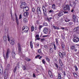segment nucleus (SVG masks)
Masks as SVG:
<instances>
[{
  "mask_svg": "<svg viewBox=\"0 0 79 79\" xmlns=\"http://www.w3.org/2000/svg\"><path fill=\"white\" fill-rule=\"evenodd\" d=\"M27 6V4L25 2H22L20 6V8L22 9H23V11L24 12V9L25 7Z\"/></svg>",
  "mask_w": 79,
  "mask_h": 79,
  "instance_id": "f257e3e1",
  "label": "nucleus"
},
{
  "mask_svg": "<svg viewBox=\"0 0 79 79\" xmlns=\"http://www.w3.org/2000/svg\"><path fill=\"white\" fill-rule=\"evenodd\" d=\"M73 40V42H78L79 41V38L77 37L75 35Z\"/></svg>",
  "mask_w": 79,
  "mask_h": 79,
  "instance_id": "f03ea898",
  "label": "nucleus"
},
{
  "mask_svg": "<svg viewBox=\"0 0 79 79\" xmlns=\"http://www.w3.org/2000/svg\"><path fill=\"white\" fill-rule=\"evenodd\" d=\"M23 31H24V32H27L29 31V28L26 26H24L23 28Z\"/></svg>",
  "mask_w": 79,
  "mask_h": 79,
  "instance_id": "7ed1b4c3",
  "label": "nucleus"
},
{
  "mask_svg": "<svg viewBox=\"0 0 79 79\" xmlns=\"http://www.w3.org/2000/svg\"><path fill=\"white\" fill-rule=\"evenodd\" d=\"M64 10H68V11H69L70 10V7L69 5H67L65 6L63 8Z\"/></svg>",
  "mask_w": 79,
  "mask_h": 79,
  "instance_id": "20e7f679",
  "label": "nucleus"
},
{
  "mask_svg": "<svg viewBox=\"0 0 79 79\" xmlns=\"http://www.w3.org/2000/svg\"><path fill=\"white\" fill-rule=\"evenodd\" d=\"M18 53H20L21 52V45L20 44H18Z\"/></svg>",
  "mask_w": 79,
  "mask_h": 79,
  "instance_id": "39448f33",
  "label": "nucleus"
},
{
  "mask_svg": "<svg viewBox=\"0 0 79 79\" xmlns=\"http://www.w3.org/2000/svg\"><path fill=\"white\" fill-rule=\"evenodd\" d=\"M10 49H8L7 51V52L6 53V58L7 59L9 57V54H10Z\"/></svg>",
  "mask_w": 79,
  "mask_h": 79,
  "instance_id": "423d86ee",
  "label": "nucleus"
},
{
  "mask_svg": "<svg viewBox=\"0 0 79 79\" xmlns=\"http://www.w3.org/2000/svg\"><path fill=\"white\" fill-rule=\"evenodd\" d=\"M43 32L45 34H48V30L47 28H45L43 30Z\"/></svg>",
  "mask_w": 79,
  "mask_h": 79,
  "instance_id": "0eeeda50",
  "label": "nucleus"
},
{
  "mask_svg": "<svg viewBox=\"0 0 79 79\" xmlns=\"http://www.w3.org/2000/svg\"><path fill=\"white\" fill-rule=\"evenodd\" d=\"M15 16L16 18V20L17 22V24L18 25L19 24V21L18 20V17L17 16V15H16V13L15 14Z\"/></svg>",
  "mask_w": 79,
  "mask_h": 79,
  "instance_id": "6e6552de",
  "label": "nucleus"
},
{
  "mask_svg": "<svg viewBox=\"0 0 79 79\" xmlns=\"http://www.w3.org/2000/svg\"><path fill=\"white\" fill-rule=\"evenodd\" d=\"M12 56L13 58H15V55H16L15 52H11Z\"/></svg>",
  "mask_w": 79,
  "mask_h": 79,
  "instance_id": "1a4fd4ad",
  "label": "nucleus"
},
{
  "mask_svg": "<svg viewBox=\"0 0 79 79\" xmlns=\"http://www.w3.org/2000/svg\"><path fill=\"white\" fill-rule=\"evenodd\" d=\"M58 15L59 16H63V11H60L59 13L58 14Z\"/></svg>",
  "mask_w": 79,
  "mask_h": 79,
  "instance_id": "9d476101",
  "label": "nucleus"
},
{
  "mask_svg": "<svg viewBox=\"0 0 79 79\" xmlns=\"http://www.w3.org/2000/svg\"><path fill=\"white\" fill-rule=\"evenodd\" d=\"M73 21H74V22H75L76 20H77V19L76 18V17L75 15H73Z\"/></svg>",
  "mask_w": 79,
  "mask_h": 79,
  "instance_id": "9b49d317",
  "label": "nucleus"
},
{
  "mask_svg": "<svg viewBox=\"0 0 79 79\" xmlns=\"http://www.w3.org/2000/svg\"><path fill=\"white\" fill-rule=\"evenodd\" d=\"M4 76L5 79H7V77H8V76H7V73H6V74L5 72H4Z\"/></svg>",
  "mask_w": 79,
  "mask_h": 79,
  "instance_id": "f8f14e48",
  "label": "nucleus"
},
{
  "mask_svg": "<svg viewBox=\"0 0 79 79\" xmlns=\"http://www.w3.org/2000/svg\"><path fill=\"white\" fill-rule=\"evenodd\" d=\"M10 44L11 45H14V44H15V40H10Z\"/></svg>",
  "mask_w": 79,
  "mask_h": 79,
  "instance_id": "ddd939ff",
  "label": "nucleus"
},
{
  "mask_svg": "<svg viewBox=\"0 0 79 79\" xmlns=\"http://www.w3.org/2000/svg\"><path fill=\"white\" fill-rule=\"evenodd\" d=\"M3 68L2 67H0V73L1 74H3Z\"/></svg>",
  "mask_w": 79,
  "mask_h": 79,
  "instance_id": "4468645a",
  "label": "nucleus"
},
{
  "mask_svg": "<svg viewBox=\"0 0 79 79\" xmlns=\"http://www.w3.org/2000/svg\"><path fill=\"white\" fill-rule=\"evenodd\" d=\"M59 63L61 66H62L63 65V62L61 61V59L59 60Z\"/></svg>",
  "mask_w": 79,
  "mask_h": 79,
  "instance_id": "2eb2a0df",
  "label": "nucleus"
},
{
  "mask_svg": "<svg viewBox=\"0 0 79 79\" xmlns=\"http://www.w3.org/2000/svg\"><path fill=\"white\" fill-rule=\"evenodd\" d=\"M3 39L5 42L7 41V37L6 36H5L3 37Z\"/></svg>",
  "mask_w": 79,
  "mask_h": 79,
  "instance_id": "dca6fc26",
  "label": "nucleus"
},
{
  "mask_svg": "<svg viewBox=\"0 0 79 79\" xmlns=\"http://www.w3.org/2000/svg\"><path fill=\"white\" fill-rule=\"evenodd\" d=\"M29 15V13L28 12H26L24 13L23 15L24 16H26V17H27V15Z\"/></svg>",
  "mask_w": 79,
  "mask_h": 79,
  "instance_id": "f3484780",
  "label": "nucleus"
},
{
  "mask_svg": "<svg viewBox=\"0 0 79 79\" xmlns=\"http://www.w3.org/2000/svg\"><path fill=\"white\" fill-rule=\"evenodd\" d=\"M58 79H61V75L60 73H58Z\"/></svg>",
  "mask_w": 79,
  "mask_h": 79,
  "instance_id": "a211bd4d",
  "label": "nucleus"
},
{
  "mask_svg": "<svg viewBox=\"0 0 79 79\" xmlns=\"http://www.w3.org/2000/svg\"><path fill=\"white\" fill-rule=\"evenodd\" d=\"M52 27H53V28H54V29H59V28L58 27H55L53 25Z\"/></svg>",
  "mask_w": 79,
  "mask_h": 79,
  "instance_id": "6ab92c4d",
  "label": "nucleus"
},
{
  "mask_svg": "<svg viewBox=\"0 0 79 79\" xmlns=\"http://www.w3.org/2000/svg\"><path fill=\"white\" fill-rule=\"evenodd\" d=\"M17 69V66H15V68L14 69L13 71L14 73H16V70Z\"/></svg>",
  "mask_w": 79,
  "mask_h": 79,
  "instance_id": "aec40b11",
  "label": "nucleus"
},
{
  "mask_svg": "<svg viewBox=\"0 0 79 79\" xmlns=\"http://www.w3.org/2000/svg\"><path fill=\"white\" fill-rule=\"evenodd\" d=\"M30 45L31 48H33V45L32 44V42H30Z\"/></svg>",
  "mask_w": 79,
  "mask_h": 79,
  "instance_id": "412c9836",
  "label": "nucleus"
},
{
  "mask_svg": "<svg viewBox=\"0 0 79 79\" xmlns=\"http://www.w3.org/2000/svg\"><path fill=\"white\" fill-rule=\"evenodd\" d=\"M59 55L60 58H63V55L62 54V53L61 52H60L59 53Z\"/></svg>",
  "mask_w": 79,
  "mask_h": 79,
  "instance_id": "4be33fe9",
  "label": "nucleus"
},
{
  "mask_svg": "<svg viewBox=\"0 0 79 79\" xmlns=\"http://www.w3.org/2000/svg\"><path fill=\"white\" fill-rule=\"evenodd\" d=\"M23 21L24 23H27V19L25 18L23 19Z\"/></svg>",
  "mask_w": 79,
  "mask_h": 79,
  "instance_id": "5701e85b",
  "label": "nucleus"
},
{
  "mask_svg": "<svg viewBox=\"0 0 79 79\" xmlns=\"http://www.w3.org/2000/svg\"><path fill=\"white\" fill-rule=\"evenodd\" d=\"M24 10H26V11H28V10H29V7H28L26 6Z\"/></svg>",
  "mask_w": 79,
  "mask_h": 79,
  "instance_id": "b1692460",
  "label": "nucleus"
},
{
  "mask_svg": "<svg viewBox=\"0 0 79 79\" xmlns=\"http://www.w3.org/2000/svg\"><path fill=\"white\" fill-rule=\"evenodd\" d=\"M55 7L56 6L55 4H54L52 5V8H53V9H54V10H55Z\"/></svg>",
  "mask_w": 79,
  "mask_h": 79,
  "instance_id": "393cba45",
  "label": "nucleus"
},
{
  "mask_svg": "<svg viewBox=\"0 0 79 79\" xmlns=\"http://www.w3.org/2000/svg\"><path fill=\"white\" fill-rule=\"evenodd\" d=\"M48 74L49 76H50V75H51V74H52V72L49 70H48Z\"/></svg>",
  "mask_w": 79,
  "mask_h": 79,
  "instance_id": "a878e982",
  "label": "nucleus"
},
{
  "mask_svg": "<svg viewBox=\"0 0 79 79\" xmlns=\"http://www.w3.org/2000/svg\"><path fill=\"white\" fill-rule=\"evenodd\" d=\"M73 74L74 76L75 77H77V74L75 73H73Z\"/></svg>",
  "mask_w": 79,
  "mask_h": 79,
  "instance_id": "bb28decb",
  "label": "nucleus"
},
{
  "mask_svg": "<svg viewBox=\"0 0 79 79\" xmlns=\"http://www.w3.org/2000/svg\"><path fill=\"white\" fill-rule=\"evenodd\" d=\"M43 11L44 16H47V10H45V11Z\"/></svg>",
  "mask_w": 79,
  "mask_h": 79,
  "instance_id": "cd10ccee",
  "label": "nucleus"
},
{
  "mask_svg": "<svg viewBox=\"0 0 79 79\" xmlns=\"http://www.w3.org/2000/svg\"><path fill=\"white\" fill-rule=\"evenodd\" d=\"M71 50H74V49H75V46H72L71 47Z\"/></svg>",
  "mask_w": 79,
  "mask_h": 79,
  "instance_id": "c85d7f7f",
  "label": "nucleus"
},
{
  "mask_svg": "<svg viewBox=\"0 0 79 79\" xmlns=\"http://www.w3.org/2000/svg\"><path fill=\"white\" fill-rule=\"evenodd\" d=\"M22 69H23L24 71L25 70H26V66H23L22 67Z\"/></svg>",
  "mask_w": 79,
  "mask_h": 79,
  "instance_id": "c756f323",
  "label": "nucleus"
},
{
  "mask_svg": "<svg viewBox=\"0 0 79 79\" xmlns=\"http://www.w3.org/2000/svg\"><path fill=\"white\" fill-rule=\"evenodd\" d=\"M42 8L43 9V11H45V10H46V9L45 8V6H43Z\"/></svg>",
  "mask_w": 79,
  "mask_h": 79,
  "instance_id": "7c9ffc66",
  "label": "nucleus"
},
{
  "mask_svg": "<svg viewBox=\"0 0 79 79\" xmlns=\"http://www.w3.org/2000/svg\"><path fill=\"white\" fill-rule=\"evenodd\" d=\"M74 67L75 68V70L76 71H77V70H78V68H77V66H76V65H75L74 66Z\"/></svg>",
  "mask_w": 79,
  "mask_h": 79,
  "instance_id": "2f4dec72",
  "label": "nucleus"
},
{
  "mask_svg": "<svg viewBox=\"0 0 79 79\" xmlns=\"http://www.w3.org/2000/svg\"><path fill=\"white\" fill-rule=\"evenodd\" d=\"M38 14H41V11L40 10H37Z\"/></svg>",
  "mask_w": 79,
  "mask_h": 79,
  "instance_id": "473e14b6",
  "label": "nucleus"
},
{
  "mask_svg": "<svg viewBox=\"0 0 79 79\" xmlns=\"http://www.w3.org/2000/svg\"><path fill=\"white\" fill-rule=\"evenodd\" d=\"M34 26H31V31L32 32V31H34Z\"/></svg>",
  "mask_w": 79,
  "mask_h": 79,
  "instance_id": "72a5a7b5",
  "label": "nucleus"
},
{
  "mask_svg": "<svg viewBox=\"0 0 79 79\" xmlns=\"http://www.w3.org/2000/svg\"><path fill=\"white\" fill-rule=\"evenodd\" d=\"M74 29L76 30V31H77V30H79V27H77L75 28Z\"/></svg>",
  "mask_w": 79,
  "mask_h": 79,
  "instance_id": "f704fd0d",
  "label": "nucleus"
},
{
  "mask_svg": "<svg viewBox=\"0 0 79 79\" xmlns=\"http://www.w3.org/2000/svg\"><path fill=\"white\" fill-rule=\"evenodd\" d=\"M50 52L51 53H52L53 52V50L52 48H51L50 49Z\"/></svg>",
  "mask_w": 79,
  "mask_h": 79,
  "instance_id": "c9c22d12",
  "label": "nucleus"
},
{
  "mask_svg": "<svg viewBox=\"0 0 79 79\" xmlns=\"http://www.w3.org/2000/svg\"><path fill=\"white\" fill-rule=\"evenodd\" d=\"M43 26L42 25H40L39 26V29L40 30V29H41V28H42V27Z\"/></svg>",
  "mask_w": 79,
  "mask_h": 79,
  "instance_id": "e433bc0d",
  "label": "nucleus"
},
{
  "mask_svg": "<svg viewBox=\"0 0 79 79\" xmlns=\"http://www.w3.org/2000/svg\"><path fill=\"white\" fill-rule=\"evenodd\" d=\"M53 45H54V50H56V46H55V44H54Z\"/></svg>",
  "mask_w": 79,
  "mask_h": 79,
  "instance_id": "4c0bfd02",
  "label": "nucleus"
},
{
  "mask_svg": "<svg viewBox=\"0 0 79 79\" xmlns=\"http://www.w3.org/2000/svg\"><path fill=\"white\" fill-rule=\"evenodd\" d=\"M49 12L51 13H54V11H53V10H50L49 11Z\"/></svg>",
  "mask_w": 79,
  "mask_h": 79,
  "instance_id": "58836bf2",
  "label": "nucleus"
},
{
  "mask_svg": "<svg viewBox=\"0 0 79 79\" xmlns=\"http://www.w3.org/2000/svg\"><path fill=\"white\" fill-rule=\"evenodd\" d=\"M42 63L43 64H45V61L44 60V59H43L42 61Z\"/></svg>",
  "mask_w": 79,
  "mask_h": 79,
  "instance_id": "ea45409f",
  "label": "nucleus"
},
{
  "mask_svg": "<svg viewBox=\"0 0 79 79\" xmlns=\"http://www.w3.org/2000/svg\"><path fill=\"white\" fill-rule=\"evenodd\" d=\"M47 20L48 22H50L51 21V20H50L48 18H47Z\"/></svg>",
  "mask_w": 79,
  "mask_h": 79,
  "instance_id": "a19ab883",
  "label": "nucleus"
},
{
  "mask_svg": "<svg viewBox=\"0 0 79 79\" xmlns=\"http://www.w3.org/2000/svg\"><path fill=\"white\" fill-rule=\"evenodd\" d=\"M38 53H41V49H38Z\"/></svg>",
  "mask_w": 79,
  "mask_h": 79,
  "instance_id": "79ce46f5",
  "label": "nucleus"
},
{
  "mask_svg": "<svg viewBox=\"0 0 79 79\" xmlns=\"http://www.w3.org/2000/svg\"><path fill=\"white\" fill-rule=\"evenodd\" d=\"M73 23L72 22H70L69 23V26H71V25H72L73 24Z\"/></svg>",
  "mask_w": 79,
  "mask_h": 79,
  "instance_id": "37998d69",
  "label": "nucleus"
},
{
  "mask_svg": "<svg viewBox=\"0 0 79 79\" xmlns=\"http://www.w3.org/2000/svg\"><path fill=\"white\" fill-rule=\"evenodd\" d=\"M62 54V56H63V57L66 55V54L65 53V52H63Z\"/></svg>",
  "mask_w": 79,
  "mask_h": 79,
  "instance_id": "c03bdc74",
  "label": "nucleus"
},
{
  "mask_svg": "<svg viewBox=\"0 0 79 79\" xmlns=\"http://www.w3.org/2000/svg\"><path fill=\"white\" fill-rule=\"evenodd\" d=\"M7 39H8V41H10V38L9 37V35H7Z\"/></svg>",
  "mask_w": 79,
  "mask_h": 79,
  "instance_id": "a18cd8bd",
  "label": "nucleus"
},
{
  "mask_svg": "<svg viewBox=\"0 0 79 79\" xmlns=\"http://www.w3.org/2000/svg\"><path fill=\"white\" fill-rule=\"evenodd\" d=\"M39 37V35H36L35 38H38Z\"/></svg>",
  "mask_w": 79,
  "mask_h": 79,
  "instance_id": "49530a36",
  "label": "nucleus"
},
{
  "mask_svg": "<svg viewBox=\"0 0 79 79\" xmlns=\"http://www.w3.org/2000/svg\"><path fill=\"white\" fill-rule=\"evenodd\" d=\"M21 18H22L21 16V14H20L19 16V19H21Z\"/></svg>",
  "mask_w": 79,
  "mask_h": 79,
  "instance_id": "de8ad7c7",
  "label": "nucleus"
},
{
  "mask_svg": "<svg viewBox=\"0 0 79 79\" xmlns=\"http://www.w3.org/2000/svg\"><path fill=\"white\" fill-rule=\"evenodd\" d=\"M55 40H56V43H58V40L56 38L55 39Z\"/></svg>",
  "mask_w": 79,
  "mask_h": 79,
  "instance_id": "09e8293b",
  "label": "nucleus"
},
{
  "mask_svg": "<svg viewBox=\"0 0 79 79\" xmlns=\"http://www.w3.org/2000/svg\"><path fill=\"white\" fill-rule=\"evenodd\" d=\"M11 20L12 21H15V20H14V18H13V17H11Z\"/></svg>",
  "mask_w": 79,
  "mask_h": 79,
  "instance_id": "8fccbe9b",
  "label": "nucleus"
},
{
  "mask_svg": "<svg viewBox=\"0 0 79 79\" xmlns=\"http://www.w3.org/2000/svg\"><path fill=\"white\" fill-rule=\"evenodd\" d=\"M35 10V9L34 8H32V11L33 12H34V10Z\"/></svg>",
  "mask_w": 79,
  "mask_h": 79,
  "instance_id": "3c124183",
  "label": "nucleus"
},
{
  "mask_svg": "<svg viewBox=\"0 0 79 79\" xmlns=\"http://www.w3.org/2000/svg\"><path fill=\"white\" fill-rule=\"evenodd\" d=\"M62 48H64V44H62L61 45Z\"/></svg>",
  "mask_w": 79,
  "mask_h": 79,
  "instance_id": "603ef678",
  "label": "nucleus"
},
{
  "mask_svg": "<svg viewBox=\"0 0 79 79\" xmlns=\"http://www.w3.org/2000/svg\"><path fill=\"white\" fill-rule=\"evenodd\" d=\"M55 66H56L57 68H58V65H57L56 64H55Z\"/></svg>",
  "mask_w": 79,
  "mask_h": 79,
  "instance_id": "864d4df0",
  "label": "nucleus"
},
{
  "mask_svg": "<svg viewBox=\"0 0 79 79\" xmlns=\"http://www.w3.org/2000/svg\"><path fill=\"white\" fill-rule=\"evenodd\" d=\"M3 56L5 59H6V56H5V54H3Z\"/></svg>",
  "mask_w": 79,
  "mask_h": 79,
  "instance_id": "5fc2aeb1",
  "label": "nucleus"
},
{
  "mask_svg": "<svg viewBox=\"0 0 79 79\" xmlns=\"http://www.w3.org/2000/svg\"><path fill=\"white\" fill-rule=\"evenodd\" d=\"M49 76H50V77H51V78H53V75H52V74L51 75H50Z\"/></svg>",
  "mask_w": 79,
  "mask_h": 79,
  "instance_id": "6e6d98bb",
  "label": "nucleus"
},
{
  "mask_svg": "<svg viewBox=\"0 0 79 79\" xmlns=\"http://www.w3.org/2000/svg\"><path fill=\"white\" fill-rule=\"evenodd\" d=\"M46 60H47V61H50V60L48 58H46Z\"/></svg>",
  "mask_w": 79,
  "mask_h": 79,
  "instance_id": "4d7b16f0",
  "label": "nucleus"
},
{
  "mask_svg": "<svg viewBox=\"0 0 79 79\" xmlns=\"http://www.w3.org/2000/svg\"><path fill=\"white\" fill-rule=\"evenodd\" d=\"M64 13H68V11H64Z\"/></svg>",
  "mask_w": 79,
  "mask_h": 79,
  "instance_id": "13d9d810",
  "label": "nucleus"
},
{
  "mask_svg": "<svg viewBox=\"0 0 79 79\" xmlns=\"http://www.w3.org/2000/svg\"><path fill=\"white\" fill-rule=\"evenodd\" d=\"M40 38H37L36 39H35V40L36 41V40H40Z\"/></svg>",
  "mask_w": 79,
  "mask_h": 79,
  "instance_id": "bf43d9fd",
  "label": "nucleus"
},
{
  "mask_svg": "<svg viewBox=\"0 0 79 79\" xmlns=\"http://www.w3.org/2000/svg\"><path fill=\"white\" fill-rule=\"evenodd\" d=\"M41 41H44V40H45V39L44 38L41 39Z\"/></svg>",
  "mask_w": 79,
  "mask_h": 79,
  "instance_id": "052dcab7",
  "label": "nucleus"
},
{
  "mask_svg": "<svg viewBox=\"0 0 79 79\" xmlns=\"http://www.w3.org/2000/svg\"><path fill=\"white\" fill-rule=\"evenodd\" d=\"M33 77H35V74L34 73L33 74Z\"/></svg>",
  "mask_w": 79,
  "mask_h": 79,
  "instance_id": "680f3d73",
  "label": "nucleus"
},
{
  "mask_svg": "<svg viewBox=\"0 0 79 79\" xmlns=\"http://www.w3.org/2000/svg\"><path fill=\"white\" fill-rule=\"evenodd\" d=\"M10 15H11V18L12 17H13V15H12V12H10Z\"/></svg>",
  "mask_w": 79,
  "mask_h": 79,
  "instance_id": "e2e57ef3",
  "label": "nucleus"
},
{
  "mask_svg": "<svg viewBox=\"0 0 79 79\" xmlns=\"http://www.w3.org/2000/svg\"><path fill=\"white\" fill-rule=\"evenodd\" d=\"M27 61H31V59H27Z\"/></svg>",
  "mask_w": 79,
  "mask_h": 79,
  "instance_id": "0e129e2a",
  "label": "nucleus"
},
{
  "mask_svg": "<svg viewBox=\"0 0 79 79\" xmlns=\"http://www.w3.org/2000/svg\"><path fill=\"white\" fill-rule=\"evenodd\" d=\"M73 5H76V2H73Z\"/></svg>",
  "mask_w": 79,
  "mask_h": 79,
  "instance_id": "69168bd1",
  "label": "nucleus"
},
{
  "mask_svg": "<svg viewBox=\"0 0 79 79\" xmlns=\"http://www.w3.org/2000/svg\"><path fill=\"white\" fill-rule=\"evenodd\" d=\"M64 76H66V73L64 72Z\"/></svg>",
  "mask_w": 79,
  "mask_h": 79,
  "instance_id": "338daca9",
  "label": "nucleus"
},
{
  "mask_svg": "<svg viewBox=\"0 0 79 79\" xmlns=\"http://www.w3.org/2000/svg\"><path fill=\"white\" fill-rule=\"evenodd\" d=\"M38 10H40V8H38L37 9V11H38Z\"/></svg>",
  "mask_w": 79,
  "mask_h": 79,
  "instance_id": "774afa93",
  "label": "nucleus"
}]
</instances>
